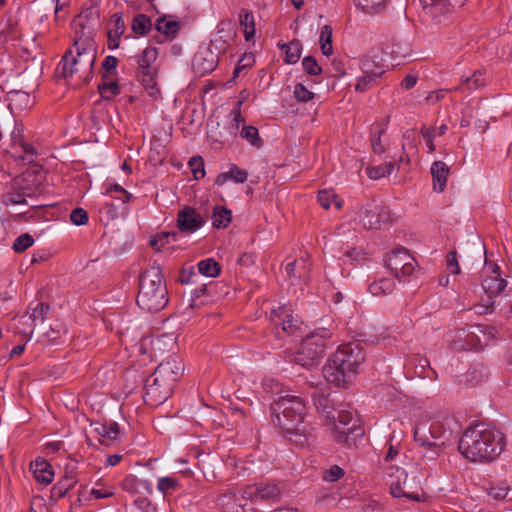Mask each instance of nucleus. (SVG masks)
Returning a JSON list of instances; mask_svg holds the SVG:
<instances>
[{"label": "nucleus", "mask_w": 512, "mask_h": 512, "mask_svg": "<svg viewBox=\"0 0 512 512\" xmlns=\"http://www.w3.org/2000/svg\"><path fill=\"white\" fill-rule=\"evenodd\" d=\"M218 62L219 56L211 47H202L193 57L192 68L198 77H202L213 72Z\"/></svg>", "instance_id": "2eb2a0df"}, {"label": "nucleus", "mask_w": 512, "mask_h": 512, "mask_svg": "<svg viewBox=\"0 0 512 512\" xmlns=\"http://www.w3.org/2000/svg\"><path fill=\"white\" fill-rule=\"evenodd\" d=\"M485 85L481 71H475L470 77H462L460 87L466 86L469 90L478 89Z\"/></svg>", "instance_id": "37998d69"}, {"label": "nucleus", "mask_w": 512, "mask_h": 512, "mask_svg": "<svg viewBox=\"0 0 512 512\" xmlns=\"http://www.w3.org/2000/svg\"><path fill=\"white\" fill-rule=\"evenodd\" d=\"M446 431V425L443 421L431 420L425 415L414 428V439L420 445H428L430 441L444 437Z\"/></svg>", "instance_id": "ddd939ff"}, {"label": "nucleus", "mask_w": 512, "mask_h": 512, "mask_svg": "<svg viewBox=\"0 0 512 512\" xmlns=\"http://www.w3.org/2000/svg\"><path fill=\"white\" fill-rule=\"evenodd\" d=\"M91 427H93L94 432L100 437L99 441L103 445H110L111 441H115L118 439L120 435V427L117 422H92Z\"/></svg>", "instance_id": "412c9836"}, {"label": "nucleus", "mask_w": 512, "mask_h": 512, "mask_svg": "<svg viewBox=\"0 0 512 512\" xmlns=\"http://www.w3.org/2000/svg\"><path fill=\"white\" fill-rule=\"evenodd\" d=\"M282 489L278 482H259L247 485L242 490V497L250 501L277 502L280 499Z\"/></svg>", "instance_id": "4468645a"}, {"label": "nucleus", "mask_w": 512, "mask_h": 512, "mask_svg": "<svg viewBox=\"0 0 512 512\" xmlns=\"http://www.w3.org/2000/svg\"><path fill=\"white\" fill-rule=\"evenodd\" d=\"M234 36V26L229 20H223L217 25V31L213 34L208 47L214 48L218 53L226 51L229 41Z\"/></svg>", "instance_id": "6ab92c4d"}, {"label": "nucleus", "mask_w": 512, "mask_h": 512, "mask_svg": "<svg viewBox=\"0 0 512 512\" xmlns=\"http://www.w3.org/2000/svg\"><path fill=\"white\" fill-rule=\"evenodd\" d=\"M263 389L267 392V393H271V394H278V388H279V384L276 380L274 379H267L263 382Z\"/></svg>", "instance_id": "69168bd1"}, {"label": "nucleus", "mask_w": 512, "mask_h": 512, "mask_svg": "<svg viewBox=\"0 0 512 512\" xmlns=\"http://www.w3.org/2000/svg\"><path fill=\"white\" fill-rule=\"evenodd\" d=\"M416 265L415 258L403 247L394 249L386 258L387 268L399 280L411 276Z\"/></svg>", "instance_id": "9d476101"}, {"label": "nucleus", "mask_w": 512, "mask_h": 512, "mask_svg": "<svg viewBox=\"0 0 512 512\" xmlns=\"http://www.w3.org/2000/svg\"><path fill=\"white\" fill-rule=\"evenodd\" d=\"M276 422L288 435L306 436L308 425L304 422L306 407L303 400L295 395H280L271 404Z\"/></svg>", "instance_id": "39448f33"}, {"label": "nucleus", "mask_w": 512, "mask_h": 512, "mask_svg": "<svg viewBox=\"0 0 512 512\" xmlns=\"http://www.w3.org/2000/svg\"><path fill=\"white\" fill-rule=\"evenodd\" d=\"M294 96L300 102H308L314 98V93L309 91L302 83H298L294 87Z\"/></svg>", "instance_id": "864d4df0"}, {"label": "nucleus", "mask_w": 512, "mask_h": 512, "mask_svg": "<svg viewBox=\"0 0 512 512\" xmlns=\"http://www.w3.org/2000/svg\"><path fill=\"white\" fill-rule=\"evenodd\" d=\"M138 79L150 97L156 98L160 94L157 86L156 70H138Z\"/></svg>", "instance_id": "bb28decb"}, {"label": "nucleus", "mask_w": 512, "mask_h": 512, "mask_svg": "<svg viewBox=\"0 0 512 512\" xmlns=\"http://www.w3.org/2000/svg\"><path fill=\"white\" fill-rule=\"evenodd\" d=\"M504 445V436L501 431L478 424L463 433L458 450L471 462H488L501 454Z\"/></svg>", "instance_id": "f03ea898"}, {"label": "nucleus", "mask_w": 512, "mask_h": 512, "mask_svg": "<svg viewBox=\"0 0 512 512\" xmlns=\"http://www.w3.org/2000/svg\"><path fill=\"white\" fill-rule=\"evenodd\" d=\"M136 303L140 309L150 313L161 311L168 303L162 268L156 262L139 276Z\"/></svg>", "instance_id": "20e7f679"}, {"label": "nucleus", "mask_w": 512, "mask_h": 512, "mask_svg": "<svg viewBox=\"0 0 512 512\" xmlns=\"http://www.w3.org/2000/svg\"><path fill=\"white\" fill-rule=\"evenodd\" d=\"M336 419H328V424L334 426L335 440L347 447H356L358 441L364 436V429L359 424V420L354 418L352 413L347 410L335 411Z\"/></svg>", "instance_id": "0eeeda50"}, {"label": "nucleus", "mask_w": 512, "mask_h": 512, "mask_svg": "<svg viewBox=\"0 0 512 512\" xmlns=\"http://www.w3.org/2000/svg\"><path fill=\"white\" fill-rule=\"evenodd\" d=\"M112 192L122 193L123 197L121 198V200H122L123 203L128 202L130 200V198H131V194L129 192H127L122 186H120L118 184H111L107 188L106 194H110Z\"/></svg>", "instance_id": "0e129e2a"}, {"label": "nucleus", "mask_w": 512, "mask_h": 512, "mask_svg": "<svg viewBox=\"0 0 512 512\" xmlns=\"http://www.w3.org/2000/svg\"><path fill=\"white\" fill-rule=\"evenodd\" d=\"M189 166L195 179H201L205 176L204 161L202 157H192L189 160Z\"/></svg>", "instance_id": "3c124183"}, {"label": "nucleus", "mask_w": 512, "mask_h": 512, "mask_svg": "<svg viewBox=\"0 0 512 512\" xmlns=\"http://www.w3.org/2000/svg\"><path fill=\"white\" fill-rule=\"evenodd\" d=\"M384 2L385 0H354L355 5L368 14L378 13Z\"/></svg>", "instance_id": "de8ad7c7"}, {"label": "nucleus", "mask_w": 512, "mask_h": 512, "mask_svg": "<svg viewBox=\"0 0 512 512\" xmlns=\"http://www.w3.org/2000/svg\"><path fill=\"white\" fill-rule=\"evenodd\" d=\"M153 378H154V373L151 374L146 379V382H145L146 397H148V399L153 404H161L170 397L172 391H168V393L164 396L163 395V392H164L163 382L159 379H157L156 381H153L152 380Z\"/></svg>", "instance_id": "4be33fe9"}, {"label": "nucleus", "mask_w": 512, "mask_h": 512, "mask_svg": "<svg viewBox=\"0 0 512 512\" xmlns=\"http://www.w3.org/2000/svg\"><path fill=\"white\" fill-rule=\"evenodd\" d=\"M155 29L168 37H174L179 29V22L174 19H167V17H159L155 22Z\"/></svg>", "instance_id": "c85d7f7f"}, {"label": "nucleus", "mask_w": 512, "mask_h": 512, "mask_svg": "<svg viewBox=\"0 0 512 512\" xmlns=\"http://www.w3.org/2000/svg\"><path fill=\"white\" fill-rule=\"evenodd\" d=\"M449 174V167L443 161H435L431 166V175L433 178V188L437 192H443Z\"/></svg>", "instance_id": "b1692460"}, {"label": "nucleus", "mask_w": 512, "mask_h": 512, "mask_svg": "<svg viewBox=\"0 0 512 512\" xmlns=\"http://www.w3.org/2000/svg\"><path fill=\"white\" fill-rule=\"evenodd\" d=\"M121 488L131 494L146 492L152 493L151 483L148 480L139 479L134 475L126 476L121 482Z\"/></svg>", "instance_id": "393cba45"}, {"label": "nucleus", "mask_w": 512, "mask_h": 512, "mask_svg": "<svg viewBox=\"0 0 512 512\" xmlns=\"http://www.w3.org/2000/svg\"><path fill=\"white\" fill-rule=\"evenodd\" d=\"M417 83V77L412 74L406 75L403 80L401 81V87L404 89H411L413 88Z\"/></svg>", "instance_id": "774afa93"}, {"label": "nucleus", "mask_w": 512, "mask_h": 512, "mask_svg": "<svg viewBox=\"0 0 512 512\" xmlns=\"http://www.w3.org/2000/svg\"><path fill=\"white\" fill-rule=\"evenodd\" d=\"M20 145L25 153V156H23L22 159L26 160L29 163L33 162L36 156V151L34 147L29 143L23 142V140L20 141Z\"/></svg>", "instance_id": "e2e57ef3"}, {"label": "nucleus", "mask_w": 512, "mask_h": 512, "mask_svg": "<svg viewBox=\"0 0 512 512\" xmlns=\"http://www.w3.org/2000/svg\"><path fill=\"white\" fill-rule=\"evenodd\" d=\"M184 364L182 360L176 356H170L160 363L154 371L153 381L157 379L163 382L165 396L168 391H172V387L183 375Z\"/></svg>", "instance_id": "f8f14e48"}, {"label": "nucleus", "mask_w": 512, "mask_h": 512, "mask_svg": "<svg viewBox=\"0 0 512 512\" xmlns=\"http://www.w3.org/2000/svg\"><path fill=\"white\" fill-rule=\"evenodd\" d=\"M356 218L367 229H379L390 222L391 215L388 207L372 201L359 207Z\"/></svg>", "instance_id": "9b49d317"}, {"label": "nucleus", "mask_w": 512, "mask_h": 512, "mask_svg": "<svg viewBox=\"0 0 512 512\" xmlns=\"http://www.w3.org/2000/svg\"><path fill=\"white\" fill-rule=\"evenodd\" d=\"M240 135L256 148H261L263 146V141L259 136L258 129L254 126H243Z\"/></svg>", "instance_id": "79ce46f5"}, {"label": "nucleus", "mask_w": 512, "mask_h": 512, "mask_svg": "<svg viewBox=\"0 0 512 512\" xmlns=\"http://www.w3.org/2000/svg\"><path fill=\"white\" fill-rule=\"evenodd\" d=\"M198 271L207 277H217L221 271L220 265L212 258L201 260L198 263Z\"/></svg>", "instance_id": "a19ab883"}, {"label": "nucleus", "mask_w": 512, "mask_h": 512, "mask_svg": "<svg viewBox=\"0 0 512 512\" xmlns=\"http://www.w3.org/2000/svg\"><path fill=\"white\" fill-rule=\"evenodd\" d=\"M281 49L285 52V62L289 64H295L299 61L302 44L298 39H293L288 44L281 45Z\"/></svg>", "instance_id": "7c9ffc66"}, {"label": "nucleus", "mask_w": 512, "mask_h": 512, "mask_svg": "<svg viewBox=\"0 0 512 512\" xmlns=\"http://www.w3.org/2000/svg\"><path fill=\"white\" fill-rule=\"evenodd\" d=\"M446 268L451 274L458 275L461 272V268L457 259V252L455 250L450 251L446 257Z\"/></svg>", "instance_id": "4d7b16f0"}, {"label": "nucleus", "mask_w": 512, "mask_h": 512, "mask_svg": "<svg viewBox=\"0 0 512 512\" xmlns=\"http://www.w3.org/2000/svg\"><path fill=\"white\" fill-rule=\"evenodd\" d=\"M318 201L320 205L325 209H329L332 205H334L338 210L342 207V200L338 199L337 195L333 191H319Z\"/></svg>", "instance_id": "ea45409f"}, {"label": "nucleus", "mask_w": 512, "mask_h": 512, "mask_svg": "<svg viewBox=\"0 0 512 512\" xmlns=\"http://www.w3.org/2000/svg\"><path fill=\"white\" fill-rule=\"evenodd\" d=\"M33 244H34L33 237L28 233H24L15 239L12 248L15 252L20 253V252H24L26 249L31 247Z\"/></svg>", "instance_id": "09e8293b"}, {"label": "nucleus", "mask_w": 512, "mask_h": 512, "mask_svg": "<svg viewBox=\"0 0 512 512\" xmlns=\"http://www.w3.org/2000/svg\"><path fill=\"white\" fill-rule=\"evenodd\" d=\"M302 66L306 73L311 76H317L322 72L321 66L313 56L304 57L302 60Z\"/></svg>", "instance_id": "8fccbe9b"}, {"label": "nucleus", "mask_w": 512, "mask_h": 512, "mask_svg": "<svg viewBox=\"0 0 512 512\" xmlns=\"http://www.w3.org/2000/svg\"><path fill=\"white\" fill-rule=\"evenodd\" d=\"M319 43L323 55L330 56L333 53L332 28L329 25L321 28Z\"/></svg>", "instance_id": "58836bf2"}, {"label": "nucleus", "mask_w": 512, "mask_h": 512, "mask_svg": "<svg viewBox=\"0 0 512 512\" xmlns=\"http://www.w3.org/2000/svg\"><path fill=\"white\" fill-rule=\"evenodd\" d=\"M31 469L35 479L44 485H48L53 481V470L46 460H35L31 462Z\"/></svg>", "instance_id": "a878e982"}, {"label": "nucleus", "mask_w": 512, "mask_h": 512, "mask_svg": "<svg viewBox=\"0 0 512 512\" xmlns=\"http://www.w3.org/2000/svg\"><path fill=\"white\" fill-rule=\"evenodd\" d=\"M131 28L135 34L146 35L152 28L150 17L145 14L136 15L131 22Z\"/></svg>", "instance_id": "f704fd0d"}, {"label": "nucleus", "mask_w": 512, "mask_h": 512, "mask_svg": "<svg viewBox=\"0 0 512 512\" xmlns=\"http://www.w3.org/2000/svg\"><path fill=\"white\" fill-rule=\"evenodd\" d=\"M232 220V213L225 207L216 206L212 215V225L215 228H226Z\"/></svg>", "instance_id": "2f4dec72"}, {"label": "nucleus", "mask_w": 512, "mask_h": 512, "mask_svg": "<svg viewBox=\"0 0 512 512\" xmlns=\"http://www.w3.org/2000/svg\"><path fill=\"white\" fill-rule=\"evenodd\" d=\"M271 321L275 325H281L282 331L289 335L295 334L301 326V322L293 316L292 311L285 305L272 310Z\"/></svg>", "instance_id": "f3484780"}, {"label": "nucleus", "mask_w": 512, "mask_h": 512, "mask_svg": "<svg viewBox=\"0 0 512 512\" xmlns=\"http://www.w3.org/2000/svg\"><path fill=\"white\" fill-rule=\"evenodd\" d=\"M239 22L240 25L243 27L245 40H251L255 35V22L252 12L247 10H241Z\"/></svg>", "instance_id": "473e14b6"}, {"label": "nucleus", "mask_w": 512, "mask_h": 512, "mask_svg": "<svg viewBox=\"0 0 512 512\" xmlns=\"http://www.w3.org/2000/svg\"><path fill=\"white\" fill-rule=\"evenodd\" d=\"M32 310V313L29 316V319L32 320L34 325L36 326L37 323H43L46 319L48 312H49V305L44 302H39L36 304L35 307L30 308Z\"/></svg>", "instance_id": "c03bdc74"}, {"label": "nucleus", "mask_w": 512, "mask_h": 512, "mask_svg": "<svg viewBox=\"0 0 512 512\" xmlns=\"http://www.w3.org/2000/svg\"><path fill=\"white\" fill-rule=\"evenodd\" d=\"M98 90L103 99L110 100L120 93V87L116 81H113L106 74L102 75V83L98 85Z\"/></svg>", "instance_id": "cd10ccee"}, {"label": "nucleus", "mask_w": 512, "mask_h": 512, "mask_svg": "<svg viewBox=\"0 0 512 512\" xmlns=\"http://www.w3.org/2000/svg\"><path fill=\"white\" fill-rule=\"evenodd\" d=\"M365 360L359 344H345L331 355L322 371L327 382L340 387L348 383L358 372Z\"/></svg>", "instance_id": "7ed1b4c3"}, {"label": "nucleus", "mask_w": 512, "mask_h": 512, "mask_svg": "<svg viewBox=\"0 0 512 512\" xmlns=\"http://www.w3.org/2000/svg\"><path fill=\"white\" fill-rule=\"evenodd\" d=\"M88 213L83 208H75L70 213V221L77 226L85 225L88 222Z\"/></svg>", "instance_id": "603ef678"}, {"label": "nucleus", "mask_w": 512, "mask_h": 512, "mask_svg": "<svg viewBox=\"0 0 512 512\" xmlns=\"http://www.w3.org/2000/svg\"><path fill=\"white\" fill-rule=\"evenodd\" d=\"M344 475V470L337 466H331L324 474V479L329 482H336Z\"/></svg>", "instance_id": "680f3d73"}, {"label": "nucleus", "mask_w": 512, "mask_h": 512, "mask_svg": "<svg viewBox=\"0 0 512 512\" xmlns=\"http://www.w3.org/2000/svg\"><path fill=\"white\" fill-rule=\"evenodd\" d=\"M386 474L391 478V494L398 497H405L413 501H420L422 497L421 480L415 476L409 477L408 473L399 467H386Z\"/></svg>", "instance_id": "6e6552de"}, {"label": "nucleus", "mask_w": 512, "mask_h": 512, "mask_svg": "<svg viewBox=\"0 0 512 512\" xmlns=\"http://www.w3.org/2000/svg\"><path fill=\"white\" fill-rule=\"evenodd\" d=\"M118 64V59L115 56L108 55L102 62V68L105 70L103 74L110 77L111 74L115 73Z\"/></svg>", "instance_id": "052dcab7"}, {"label": "nucleus", "mask_w": 512, "mask_h": 512, "mask_svg": "<svg viewBox=\"0 0 512 512\" xmlns=\"http://www.w3.org/2000/svg\"><path fill=\"white\" fill-rule=\"evenodd\" d=\"M447 92H448V90H446V89H439V90L433 91L428 94V96L426 97V100L430 103H435V102L441 100Z\"/></svg>", "instance_id": "338daca9"}, {"label": "nucleus", "mask_w": 512, "mask_h": 512, "mask_svg": "<svg viewBox=\"0 0 512 512\" xmlns=\"http://www.w3.org/2000/svg\"><path fill=\"white\" fill-rule=\"evenodd\" d=\"M423 447V452L421 456V460L425 463L435 462L439 457L440 453L443 450L444 442L437 443L434 441H430L428 445H421Z\"/></svg>", "instance_id": "c9c22d12"}, {"label": "nucleus", "mask_w": 512, "mask_h": 512, "mask_svg": "<svg viewBox=\"0 0 512 512\" xmlns=\"http://www.w3.org/2000/svg\"><path fill=\"white\" fill-rule=\"evenodd\" d=\"M332 333L327 328H318L308 334L294 354V361L304 368H312L320 363L326 341Z\"/></svg>", "instance_id": "423d86ee"}, {"label": "nucleus", "mask_w": 512, "mask_h": 512, "mask_svg": "<svg viewBox=\"0 0 512 512\" xmlns=\"http://www.w3.org/2000/svg\"><path fill=\"white\" fill-rule=\"evenodd\" d=\"M179 482L173 477H161L158 480L157 488L163 494H166L170 490H174L178 487Z\"/></svg>", "instance_id": "5fc2aeb1"}, {"label": "nucleus", "mask_w": 512, "mask_h": 512, "mask_svg": "<svg viewBox=\"0 0 512 512\" xmlns=\"http://www.w3.org/2000/svg\"><path fill=\"white\" fill-rule=\"evenodd\" d=\"M386 132V126L385 125H377L376 127L372 128L371 134H370V142L372 149L377 154H382L385 152L386 148L385 145L382 143L381 137Z\"/></svg>", "instance_id": "e433bc0d"}, {"label": "nucleus", "mask_w": 512, "mask_h": 512, "mask_svg": "<svg viewBox=\"0 0 512 512\" xmlns=\"http://www.w3.org/2000/svg\"><path fill=\"white\" fill-rule=\"evenodd\" d=\"M75 31L73 47L68 49L57 66L56 72L63 78H68L81 70L92 72L96 51L91 38L92 27L87 17L78 15L72 22Z\"/></svg>", "instance_id": "f257e3e1"}, {"label": "nucleus", "mask_w": 512, "mask_h": 512, "mask_svg": "<svg viewBox=\"0 0 512 512\" xmlns=\"http://www.w3.org/2000/svg\"><path fill=\"white\" fill-rule=\"evenodd\" d=\"M11 104L21 109L28 108L31 105L30 95L24 91H11L9 92Z\"/></svg>", "instance_id": "a18cd8bd"}, {"label": "nucleus", "mask_w": 512, "mask_h": 512, "mask_svg": "<svg viewBox=\"0 0 512 512\" xmlns=\"http://www.w3.org/2000/svg\"><path fill=\"white\" fill-rule=\"evenodd\" d=\"M329 394L324 391H315L313 393V403L317 411L325 416V419H336L335 409Z\"/></svg>", "instance_id": "5701e85b"}, {"label": "nucleus", "mask_w": 512, "mask_h": 512, "mask_svg": "<svg viewBox=\"0 0 512 512\" xmlns=\"http://www.w3.org/2000/svg\"><path fill=\"white\" fill-rule=\"evenodd\" d=\"M496 330L493 327L474 325L468 329H460L453 340L455 350L482 349L487 341L494 337Z\"/></svg>", "instance_id": "1a4fd4ad"}, {"label": "nucleus", "mask_w": 512, "mask_h": 512, "mask_svg": "<svg viewBox=\"0 0 512 512\" xmlns=\"http://www.w3.org/2000/svg\"><path fill=\"white\" fill-rule=\"evenodd\" d=\"M172 237V239L175 241L177 234L175 232H165L157 237L150 240L151 246L155 249V251H160L161 247L164 245L163 240H166V243H169V238Z\"/></svg>", "instance_id": "13d9d810"}, {"label": "nucleus", "mask_w": 512, "mask_h": 512, "mask_svg": "<svg viewBox=\"0 0 512 512\" xmlns=\"http://www.w3.org/2000/svg\"><path fill=\"white\" fill-rule=\"evenodd\" d=\"M360 68L363 75L357 78L355 90L363 93L376 84L377 79L381 77L384 71L370 59L362 60Z\"/></svg>", "instance_id": "dca6fc26"}, {"label": "nucleus", "mask_w": 512, "mask_h": 512, "mask_svg": "<svg viewBox=\"0 0 512 512\" xmlns=\"http://www.w3.org/2000/svg\"><path fill=\"white\" fill-rule=\"evenodd\" d=\"M255 59L252 53L244 54L239 60L234 69V77H238L243 69L249 68L253 65Z\"/></svg>", "instance_id": "6e6d98bb"}, {"label": "nucleus", "mask_w": 512, "mask_h": 512, "mask_svg": "<svg viewBox=\"0 0 512 512\" xmlns=\"http://www.w3.org/2000/svg\"><path fill=\"white\" fill-rule=\"evenodd\" d=\"M158 56V50L154 47H148L143 50L142 54L138 57V70H156L151 65L154 63Z\"/></svg>", "instance_id": "72a5a7b5"}, {"label": "nucleus", "mask_w": 512, "mask_h": 512, "mask_svg": "<svg viewBox=\"0 0 512 512\" xmlns=\"http://www.w3.org/2000/svg\"><path fill=\"white\" fill-rule=\"evenodd\" d=\"M396 164L394 162H386L382 163L378 166L367 168V174L370 179L378 180L382 177L390 175L394 169Z\"/></svg>", "instance_id": "4c0bfd02"}, {"label": "nucleus", "mask_w": 512, "mask_h": 512, "mask_svg": "<svg viewBox=\"0 0 512 512\" xmlns=\"http://www.w3.org/2000/svg\"><path fill=\"white\" fill-rule=\"evenodd\" d=\"M395 289V282L390 278H382L369 285V291L374 296H385L391 294Z\"/></svg>", "instance_id": "c756f323"}, {"label": "nucleus", "mask_w": 512, "mask_h": 512, "mask_svg": "<svg viewBox=\"0 0 512 512\" xmlns=\"http://www.w3.org/2000/svg\"><path fill=\"white\" fill-rule=\"evenodd\" d=\"M95 486L91 490V496L95 499L110 498L114 495L112 488L107 487L105 480L102 478L95 483Z\"/></svg>", "instance_id": "49530a36"}, {"label": "nucleus", "mask_w": 512, "mask_h": 512, "mask_svg": "<svg viewBox=\"0 0 512 512\" xmlns=\"http://www.w3.org/2000/svg\"><path fill=\"white\" fill-rule=\"evenodd\" d=\"M204 224V218L192 207H185L178 212L177 226L180 231L194 233Z\"/></svg>", "instance_id": "a211bd4d"}, {"label": "nucleus", "mask_w": 512, "mask_h": 512, "mask_svg": "<svg viewBox=\"0 0 512 512\" xmlns=\"http://www.w3.org/2000/svg\"><path fill=\"white\" fill-rule=\"evenodd\" d=\"M423 11L427 16L438 19L440 16L449 13L452 8L462 6L463 0H419Z\"/></svg>", "instance_id": "aec40b11"}, {"label": "nucleus", "mask_w": 512, "mask_h": 512, "mask_svg": "<svg viewBox=\"0 0 512 512\" xmlns=\"http://www.w3.org/2000/svg\"><path fill=\"white\" fill-rule=\"evenodd\" d=\"M230 180H233L236 183H244L248 178V173L246 170L239 168L236 165H232L230 170L228 171Z\"/></svg>", "instance_id": "bf43d9fd"}]
</instances>
